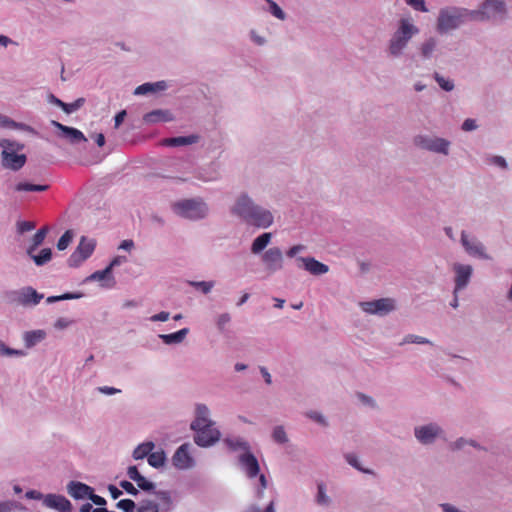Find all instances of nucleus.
<instances>
[{"mask_svg":"<svg viewBox=\"0 0 512 512\" xmlns=\"http://www.w3.org/2000/svg\"><path fill=\"white\" fill-rule=\"evenodd\" d=\"M167 87L168 85L165 81H157L153 83L147 82L136 87L134 94L137 96L153 94L159 91H164Z\"/></svg>","mask_w":512,"mask_h":512,"instance_id":"30","label":"nucleus"},{"mask_svg":"<svg viewBox=\"0 0 512 512\" xmlns=\"http://www.w3.org/2000/svg\"><path fill=\"white\" fill-rule=\"evenodd\" d=\"M128 261L126 256L118 255L114 257L109 265L107 266L111 271H113L114 268L119 267L126 263Z\"/></svg>","mask_w":512,"mask_h":512,"instance_id":"63","label":"nucleus"},{"mask_svg":"<svg viewBox=\"0 0 512 512\" xmlns=\"http://www.w3.org/2000/svg\"><path fill=\"white\" fill-rule=\"evenodd\" d=\"M478 128V124L475 119L467 118L463 121L461 129L465 132H471Z\"/></svg>","mask_w":512,"mask_h":512,"instance_id":"60","label":"nucleus"},{"mask_svg":"<svg viewBox=\"0 0 512 512\" xmlns=\"http://www.w3.org/2000/svg\"><path fill=\"white\" fill-rule=\"evenodd\" d=\"M413 143L419 149L445 157L450 155L452 147L449 139L431 134H418L413 138Z\"/></svg>","mask_w":512,"mask_h":512,"instance_id":"6","label":"nucleus"},{"mask_svg":"<svg viewBox=\"0 0 512 512\" xmlns=\"http://www.w3.org/2000/svg\"><path fill=\"white\" fill-rule=\"evenodd\" d=\"M215 422L211 418V410L204 403H196L194 407V419L190 424L192 426L207 425L208 423Z\"/></svg>","mask_w":512,"mask_h":512,"instance_id":"25","label":"nucleus"},{"mask_svg":"<svg viewBox=\"0 0 512 512\" xmlns=\"http://www.w3.org/2000/svg\"><path fill=\"white\" fill-rule=\"evenodd\" d=\"M255 206L253 198L248 193L241 192L230 207V213L246 223Z\"/></svg>","mask_w":512,"mask_h":512,"instance_id":"11","label":"nucleus"},{"mask_svg":"<svg viewBox=\"0 0 512 512\" xmlns=\"http://www.w3.org/2000/svg\"><path fill=\"white\" fill-rule=\"evenodd\" d=\"M405 344H432L431 341L425 337L415 335V334H408L406 335L403 340L401 341L400 345Z\"/></svg>","mask_w":512,"mask_h":512,"instance_id":"49","label":"nucleus"},{"mask_svg":"<svg viewBox=\"0 0 512 512\" xmlns=\"http://www.w3.org/2000/svg\"><path fill=\"white\" fill-rule=\"evenodd\" d=\"M37 266H43L48 263L52 258V250L50 248H43L38 254L34 252L28 255Z\"/></svg>","mask_w":512,"mask_h":512,"instance_id":"40","label":"nucleus"},{"mask_svg":"<svg viewBox=\"0 0 512 512\" xmlns=\"http://www.w3.org/2000/svg\"><path fill=\"white\" fill-rule=\"evenodd\" d=\"M460 243L468 256L479 260L488 261L492 259L484 243L475 235L465 230H462L460 233Z\"/></svg>","mask_w":512,"mask_h":512,"instance_id":"7","label":"nucleus"},{"mask_svg":"<svg viewBox=\"0 0 512 512\" xmlns=\"http://www.w3.org/2000/svg\"><path fill=\"white\" fill-rule=\"evenodd\" d=\"M231 321L229 313H222L216 318V325L219 330H223L225 326Z\"/></svg>","mask_w":512,"mask_h":512,"instance_id":"59","label":"nucleus"},{"mask_svg":"<svg viewBox=\"0 0 512 512\" xmlns=\"http://www.w3.org/2000/svg\"><path fill=\"white\" fill-rule=\"evenodd\" d=\"M25 355V351L10 348L2 340H0V357H24Z\"/></svg>","mask_w":512,"mask_h":512,"instance_id":"47","label":"nucleus"},{"mask_svg":"<svg viewBox=\"0 0 512 512\" xmlns=\"http://www.w3.org/2000/svg\"><path fill=\"white\" fill-rule=\"evenodd\" d=\"M51 124L56 127L58 130L61 131V136L65 139H67L71 144H78L81 142H87V138L83 134L82 131H80L77 128L70 127L63 125L55 120L51 121Z\"/></svg>","mask_w":512,"mask_h":512,"instance_id":"21","label":"nucleus"},{"mask_svg":"<svg viewBox=\"0 0 512 512\" xmlns=\"http://www.w3.org/2000/svg\"><path fill=\"white\" fill-rule=\"evenodd\" d=\"M419 33L420 28L410 15L400 17L396 23L395 29L387 41V56L393 59L402 57L410 42L413 38L418 36Z\"/></svg>","mask_w":512,"mask_h":512,"instance_id":"1","label":"nucleus"},{"mask_svg":"<svg viewBox=\"0 0 512 512\" xmlns=\"http://www.w3.org/2000/svg\"><path fill=\"white\" fill-rule=\"evenodd\" d=\"M136 484L141 490L147 492L152 491L155 488V484L152 481L145 478L143 475L138 479Z\"/></svg>","mask_w":512,"mask_h":512,"instance_id":"58","label":"nucleus"},{"mask_svg":"<svg viewBox=\"0 0 512 512\" xmlns=\"http://www.w3.org/2000/svg\"><path fill=\"white\" fill-rule=\"evenodd\" d=\"M261 263L268 274H274L284 268V256L279 247H270L261 254Z\"/></svg>","mask_w":512,"mask_h":512,"instance_id":"13","label":"nucleus"},{"mask_svg":"<svg viewBox=\"0 0 512 512\" xmlns=\"http://www.w3.org/2000/svg\"><path fill=\"white\" fill-rule=\"evenodd\" d=\"M469 22H473L471 9L457 5H447L439 9L435 29L440 35L450 34Z\"/></svg>","mask_w":512,"mask_h":512,"instance_id":"2","label":"nucleus"},{"mask_svg":"<svg viewBox=\"0 0 512 512\" xmlns=\"http://www.w3.org/2000/svg\"><path fill=\"white\" fill-rule=\"evenodd\" d=\"M2 166L13 171L20 170L26 163V155L18 153L23 145L8 139L0 140Z\"/></svg>","mask_w":512,"mask_h":512,"instance_id":"5","label":"nucleus"},{"mask_svg":"<svg viewBox=\"0 0 512 512\" xmlns=\"http://www.w3.org/2000/svg\"><path fill=\"white\" fill-rule=\"evenodd\" d=\"M188 285L200 291L202 294H209L215 286V281H188Z\"/></svg>","mask_w":512,"mask_h":512,"instance_id":"44","label":"nucleus"},{"mask_svg":"<svg viewBox=\"0 0 512 512\" xmlns=\"http://www.w3.org/2000/svg\"><path fill=\"white\" fill-rule=\"evenodd\" d=\"M174 119L169 110L157 109L146 113L143 120L147 124H155L160 122H170Z\"/></svg>","mask_w":512,"mask_h":512,"instance_id":"28","label":"nucleus"},{"mask_svg":"<svg viewBox=\"0 0 512 512\" xmlns=\"http://www.w3.org/2000/svg\"><path fill=\"white\" fill-rule=\"evenodd\" d=\"M156 497L160 501V505L164 510H170L173 507L172 494L167 490H159L155 492Z\"/></svg>","mask_w":512,"mask_h":512,"instance_id":"45","label":"nucleus"},{"mask_svg":"<svg viewBox=\"0 0 512 512\" xmlns=\"http://www.w3.org/2000/svg\"><path fill=\"white\" fill-rule=\"evenodd\" d=\"M171 209L177 216L190 221L206 219L210 214L209 204L201 197L177 200L172 203Z\"/></svg>","mask_w":512,"mask_h":512,"instance_id":"3","label":"nucleus"},{"mask_svg":"<svg viewBox=\"0 0 512 512\" xmlns=\"http://www.w3.org/2000/svg\"><path fill=\"white\" fill-rule=\"evenodd\" d=\"M14 301L24 307H34L40 303L44 295L38 293L33 287L26 286L14 293Z\"/></svg>","mask_w":512,"mask_h":512,"instance_id":"17","label":"nucleus"},{"mask_svg":"<svg viewBox=\"0 0 512 512\" xmlns=\"http://www.w3.org/2000/svg\"><path fill=\"white\" fill-rule=\"evenodd\" d=\"M154 448H155V444L152 441H146V442L140 443L133 450L132 457L135 460H142L144 458L148 459L149 455L154 450Z\"/></svg>","mask_w":512,"mask_h":512,"instance_id":"35","label":"nucleus"},{"mask_svg":"<svg viewBox=\"0 0 512 512\" xmlns=\"http://www.w3.org/2000/svg\"><path fill=\"white\" fill-rule=\"evenodd\" d=\"M272 234L270 232H264L258 235L251 243L250 251L253 255H261L266 251L268 245L271 243Z\"/></svg>","mask_w":512,"mask_h":512,"instance_id":"29","label":"nucleus"},{"mask_svg":"<svg viewBox=\"0 0 512 512\" xmlns=\"http://www.w3.org/2000/svg\"><path fill=\"white\" fill-rule=\"evenodd\" d=\"M73 239V233L68 230L58 240L57 248L59 250H65Z\"/></svg>","mask_w":512,"mask_h":512,"instance_id":"55","label":"nucleus"},{"mask_svg":"<svg viewBox=\"0 0 512 512\" xmlns=\"http://www.w3.org/2000/svg\"><path fill=\"white\" fill-rule=\"evenodd\" d=\"M418 52L423 60L436 58L439 53V39L436 36L426 37L419 45Z\"/></svg>","mask_w":512,"mask_h":512,"instance_id":"20","label":"nucleus"},{"mask_svg":"<svg viewBox=\"0 0 512 512\" xmlns=\"http://www.w3.org/2000/svg\"><path fill=\"white\" fill-rule=\"evenodd\" d=\"M47 336L43 329L30 330L23 333V342L26 348L30 349L42 342Z\"/></svg>","mask_w":512,"mask_h":512,"instance_id":"31","label":"nucleus"},{"mask_svg":"<svg viewBox=\"0 0 512 512\" xmlns=\"http://www.w3.org/2000/svg\"><path fill=\"white\" fill-rule=\"evenodd\" d=\"M94 239L82 237L75 251L70 255L68 264L70 267H78L87 260L95 250Z\"/></svg>","mask_w":512,"mask_h":512,"instance_id":"15","label":"nucleus"},{"mask_svg":"<svg viewBox=\"0 0 512 512\" xmlns=\"http://www.w3.org/2000/svg\"><path fill=\"white\" fill-rule=\"evenodd\" d=\"M47 228L39 229L31 239L30 245L26 249L27 255H32L33 252L44 242Z\"/></svg>","mask_w":512,"mask_h":512,"instance_id":"37","label":"nucleus"},{"mask_svg":"<svg viewBox=\"0 0 512 512\" xmlns=\"http://www.w3.org/2000/svg\"><path fill=\"white\" fill-rule=\"evenodd\" d=\"M189 333L188 328H182L177 332L170 334H160L158 337L166 345H176L182 343Z\"/></svg>","mask_w":512,"mask_h":512,"instance_id":"33","label":"nucleus"},{"mask_svg":"<svg viewBox=\"0 0 512 512\" xmlns=\"http://www.w3.org/2000/svg\"><path fill=\"white\" fill-rule=\"evenodd\" d=\"M248 38L252 44L258 47H263L268 44L267 36L255 28L249 30Z\"/></svg>","mask_w":512,"mask_h":512,"instance_id":"39","label":"nucleus"},{"mask_svg":"<svg viewBox=\"0 0 512 512\" xmlns=\"http://www.w3.org/2000/svg\"><path fill=\"white\" fill-rule=\"evenodd\" d=\"M487 163L496 167H499L502 170H506L508 168L507 161L504 157L499 155H492L487 158Z\"/></svg>","mask_w":512,"mask_h":512,"instance_id":"53","label":"nucleus"},{"mask_svg":"<svg viewBox=\"0 0 512 512\" xmlns=\"http://www.w3.org/2000/svg\"><path fill=\"white\" fill-rule=\"evenodd\" d=\"M413 434L417 442L424 446H428L443 438L444 429L437 422H428L415 426Z\"/></svg>","mask_w":512,"mask_h":512,"instance_id":"9","label":"nucleus"},{"mask_svg":"<svg viewBox=\"0 0 512 512\" xmlns=\"http://www.w3.org/2000/svg\"><path fill=\"white\" fill-rule=\"evenodd\" d=\"M192 445L183 443L174 452L171 461L172 465L178 470H189L195 467L196 461L192 455Z\"/></svg>","mask_w":512,"mask_h":512,"instance_id":"14","label":"nucleus"},{"mask_svg":"<svg viewBox=\"0 0 512 512\" xmlns=\"http://www.w3.org/2000/svg\"><path fill=\"white\" fill-rule=\"evenodd\" d=\"M315 504L323 509H328L332 506V497L328 494L327 485L323 481L316 483V493L314 495Z\"/></svg>","mask_w":512,"mask_h":512,"instance_id":"24","label":"nucleus"},{"mask_svg":"<svg viewBox=\"0 0 512 512\" xmlns=\"http://www.w3.org/2000/svg\"><path fill=\"white\" fill-rule=\"evenodd\" d=\"M82 297L80 293H65L59 296H50L46 299L47 303H55L62 300L79 299Z\"/></svg>","mask_w":512,"mask_h":512,"instance_id":"54","label":"nucleus"},{"mask_svg":"<svg viewBox=\"0 0 512 512\" xmlns=\"http://www.w3.org/2000/svg\"><path fill=\"white\" fill-rule=\"evenodd\" d=\"M198 141V136L196 135H188V136H178L172 138H165L161 141V145L167 147H180V146H188L195 144Z\"/></svg>","mask_w":512,"mask_h":512,"instance_id":"32","label":"nucleus"},{"mask_svg":"<svg viewBox=\"0 0 512 512\" xmlns=\"http://www.w3.org/2000/svg\"><path fill=\"white\" fill-rule=\"evenodd\" d=\"M473 22L502 21L507 17L505 0H484L477 9H471Z\"/></svg>","mask_w":512,"mask_h":512,"instance_id":"4","label":"nucleus"},{"mask_svg":"<svg viewBox=\"0 0 512 512\" xmlns=\"http://www.w3.org/2000/svg\"><path fill=\"white\" fill-rule=\"evenodd\" d=\"M148 464L156 469L163 467L166 463V454L163 450L151 452L148 459Z\"/></svg>","mask_w":512,"mask_h":512,"instance_id":"38","label":"nucleus"},{"mask_svg":"<svg viewBox=\"0 0 512 512\" xmlns=\"http://www.w3.org/2000/svg\"><path fill=\"white\" fill-rule=\"evenodd\" d=\"M453 272V283L455 292H461L468 287L471 282L474 269L471 264L454 262L451 266Z\"/></svg>","mask_w":512,"mask_h":512,"instance_id":"12","label":"nucleus"},{"mask_svg":"<svg viewBox=\"0 0 512 512\" xmlns=\"http://www.w3.org/2000/svg\"><path fill=\"white\" fill-rule=\"evenodd\" d=\"M405 3L414 11L428 13L429 8L425 0H405Z\"/></svg>","mask_w":512,"mask_h":512,"instance_id":"50","label":"nucleus"},{"mask_svg":"<svg viewBox=\"0 0 512 512\" xmlns=\"http://www.w3.org/2000/svg\"><path fill=\"white\" fill-rule=\"evenodd\" d=\"M238 461L241 469L248 478H255L258 476L260 466L257 458L251 453V451H246V453L240 454Z\"/></svg>","mask_w":512,"mask_h":512,"instance_id":"19","label":"nucleus"},{"mask_svg":"<svg viewBox=\"0 0 512 512\" xmlns=\"http://www.w3.org/2000/svg\"><path fill=\"white\" fill-rule=\"evenodd\" d=\"M48 189V185L30 184L27 182H19L15 185L18 192H43Z\"/></svg>","mask_w":512,"mask_h":512,"instance_id":"42","label":"nucleus"},{"mask_svg":"<svg viewBox=\"0 0 512 512\" xmlns=\"http://www.w3.org/2000/svg\"><path fill=\"white\" fill-rule=\"evenodd\" d=\"M468 446L477 448L479 445L475 440L464 437L458 438L450 443V448L453 451L465 450Z\"/></svg>","mask_w":512,"mask_h":512,"instance_id":"41","label":"nucleus"},{"mask_svg":"<svg viewBox=\"0 0 512 512\" xmlns=\"http://www.w3.org/2000/svg\"><path fill=\"white\" fill-rule=\"evenodd\" d=\"M272 439L275 443L284 445L287 444L289 441L288 435L286 433V430L284 426L277 425L272 429Z\"/></svg>","mask_w":512,"mask_h":512,"instance_id":"43","label":"nucleus"},{"mask_svg":"<svg viewBox=\"0 0 512 512\" xmlns=\"http://www.w3.org/2000/svg\"><path fill=\"white\" fill-rule=\"evenodd\" d=\"M225 445L232 451H250V444L242 437H227L224 439Z\"/></svg>","mask_w":512,"mask_h":512,"instance_id":"34","label":"nucleus"},{"mask_svg":"<svg viewBox=\"0 0 512 512\" xmlns=\"http://www.w3.org/2000/svg\"><path fill=\"white\" fill-rule=\"evenodd\" d=\"M43 504L50 508L57 510L59 512H70L71 511V503L70 501L58 494H47L43 498Z\"/></svg>","mask_w":512,"mask_h":512,"instance_id":"23","label":"nucleus"},{"mask_svg":"<svg viewBox=\"0 0 512 512\" xmlns=\"http://www.w3.org/2000/svg\"><path fill=\"white\" fill-rule=\"evenodd\" d=\"M92 492L93 488L84 483L71 481L68 484V493L75 499H89Z\"/></svg>","mask_w":512,"mask_h":512,"instance_id":"27","label":"nucleus"},{"mask_svg":"<svg viewBox=\"0 0 512 512\" xmlns=\"http://www.w3.org/2000/svg\"><path fill=\"white\" fill-rule=\"evenodd\" d=\"M84 282H99V286L104 289H112L116 285L115 277L108 267L93 272L85 278Z\"/></svg>","mask_w":512,"mask_h":512,"instance_id":"18","label":"nucleus"},{"mask_svg":"<svg viewBox=\"0 0 512 512\" xmlns=\"http://www.w3.org/2000/svg\"><path fill=\"white\" fill-rule=\"evenodd\" d=\"M434 79L439 85V87L446 92H451L455 87L454 81L452 79L444 77L439 73L434 74Z\"/></svg>","mask_w":512,"mask_h":512,"instance_id":"48","label":"nucleus"},{"mask_svg":"<svg viewBox=\"0 0 512 512\" xmlns=\"http://www.w3.org/2000/svg\"><path fill=\"white\" fill-rule=\"evenodd\" d=\"M363 312L370 315L386 316L396 309V301L393 298H380L359 303Z\"/></svg>","mask_w":512,"mask_h":512,"instance_id":"10","label":"nucleus"},{"mask_svg":"<svg viewBox=\"0 0 512 512\" xmlns=\"http://www.w3.org/2000/svg\"><path fill=\"white\" fill-rule=\"evenodd\" d=\"M160 505L153 500L144 499L137 504L136 512H159Z\"/></svg>","mask_w":512,"mask_h":512,"instance_id":"46","label":"nucleus"},{"mask_svg":"<svg viewBox=\"0 0 512 512\" xmlns=\"http://www.w3.org/2000/svg\"><path fill=\"white\" fill-rule=\"evenodd\" d=\"M73 323H74L73 320L65 318V317H61L55 321L54 327L58 330H64V329L68 328L69 326H71Z\"/></svg>","mask_w":512,"mask_h":512,"instance_id":"62","label":"nucleus"},{"mask_svg":"<svg viewBox=\"0 0 512 512\" xmlns=\"http://www.w3.org/2000/svg\"><path fill=\"white\" fill-rule=\"evenodd\" d=\"M194 431V442L199 447H211L215 445L221 438V432L218 429L216 422L208 423L207 425H199L190 427Z\"/></svg>","mask_w":512,"mask_h":512,"instance_id":"8","label":"nucleus"},{"mask_svg":"<svg viewBox=\"0 0 512 512\" xmlns=\"http://www.w3.org/2000/svg\"><path fill=\"white\" fill-rule=\"evenodd\" d=\"M296 261L301 262L300 267L315 276L324 275L329 271L328 265L316 260L314 257H297Z\"/></svg>","mask_w":512,"mask_h":512,"instance_id":"22","label":"nucleus"},{"mask_svg":"<svg viewBox=\"0 0 512 512\" xmlns=\"http://www.w3.org/2000/svg\"><path fill=\"white\" fill-rule=\"evenodd\" d=\"M266 6L264 10L271 14L273 17L280 21H285L287 19V14L283 11V9L274 1V0H264Z\"/></svg>","mask_w":512,"mask_h":512,"instance_id":"36","label":"nucleus"},{"mask_svg":"<svg viewBox=\"0 0 512 512\" xmlns=\"http://www.w3.org/2000/svg\"><path fill=\"white\" fill-rule=\"evenodd\" d=\"M358 399H359V401H360L362 404H364V405H366V406H368V407H370V408H373V409H374V408H376V407H377V403H376V401L374 400V398H372V397H371V396H369V395H366V394L360 393V394H358Z\"/></svg>","mask_w":512,"mask_h":512,"instance_id":"61","label":"nucleus"},{"mask_svg":"<svg viewBox=\"0 0 512 512\" xmlns=\"http://www.w3.org/2000/svg\"><path fill=\"white\" fill-rule=\"evenodd\" d=\"M116 507L125 512H133L134 510H136L137 505L131 499H122L116 504Z\"/></svg>","mask_w":512,"mask_h":512,"instance_id":"56","label":"nucleus"},{"mask_svg":"<svg viewBox=\"0 0 512 512\" xmlns=\"http://www.w3.org/2000/svg\"><path fill=\"white\" fill-rule=\"evenodd\" d=\"M246 223L256 228L267 229L273 225L274 215L271 210L256 204Z\"/></svg>","mask_w":512,"mask_h":512,"instance_id":"16","label":"nucleus"},{"mask_svg":"<svg viewBox=\"0 0 512 512\" xmlns=\"http://www.w3.org/2000/svg\"><path fill=\"white\" fill-rule=\"evenodd\" d=\"M16 228L19 234H23L33 230L35 228V224L31 221L19 220L16 223Z\"/></svg>","mask_w":512,"mask_h":512,"instance_id":"57","label":"nucleus"},{"mask_svg":"<svg viewBox=\"0 0 512 512\" xmlns=\"http://www.w3.org/2000/svg\"><path fill=\"white\" fill-rule=\"evenodd\" d=\"M84 104H85V99L84 98H78V99H76L72 103H65L64 102V106H63L62 110L66 114H72V113L76 112L77 110H79Z\"/></svg>","mask_w":512,"mask_h":512,"instance_id":"51","label":"nucleus"},{"mask_svg":"<svg viewBox=\"0 0 512 512\" xmlns=\"http://www.w3.org/2000/svg\"><path fill=\"white\" fill-rule=\"evenodd\" d=\"M306 250V247L302 244H298V245H294L292 247H290L287 252H286V255L287 257L289 258H294L296 257L299 253L303 252Z\"/></svg>","mask_w":512,"mask_h":512,"instance_id":"64","label":"nucleus"},{"mask_svg":"<svg viewBox=\"0 0 512 512\" xmlns=\"http://www.w3.org/2000/svg\"><path fill=\"white\" fill-rule=\"evenodd\" d=\"M196 177L204 182L217 181L221 177L219 164L212 162L197 171Z\"/></svg>","mask_w":512,"mask_h":512,"instance_id":"26","label":"nucleus"},{"mask_svg":"<svg viewBox=\"0 0 512 512\" xmlns=\"http://www.w3.org/2000/svg\"><path fill=\"white\" fill-rule=\"evenodd\" d=\"M306 416L313 420L314 422L318 423L319 425L326 427L328 426V422L326 417L319 411L311 410L306 413Z\"/></svg>","mask_w":512,"mask_h":512,"instance_id":"52","label":"nucleus"}]
</instances>
